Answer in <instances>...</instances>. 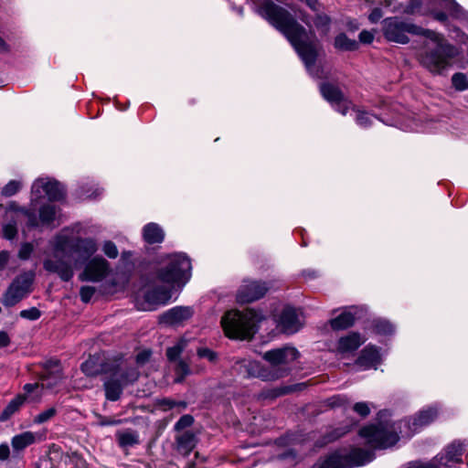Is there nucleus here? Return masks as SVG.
<instances>
[{"mask_svg": "<svg viewBox=\"0 0 468 468\" xmlns=\"http://www.w3.org/2000/svg\"><path fill=\"white\" fill-rule=\"evenodd\" d=\"M259 13L286 37L308 69L314 66L317 58L316 40L310 39L305 28L296 22L289 11L271 1H266L259 7Z\"/></svg>", "mask_w": 468, "mask_h": 468, "instance_id": "f257e3e1", "label": "nucleus"}, {"mask_svg": "<svg viewBox=\"0 0 468 468\" xmlns=\"http://www.w3.org/2000/svg\"><path fill=\"white\" fill-rule=\"evenodd\" d=\"M191 270L190 260L183 253H174L166 257L165 266L157 271V280L167 286L149 290L144 296V310L154 309L155 306L165 304L171 298L170 288L175 283L187 280Z\"/></svg>", "mask_w": 468, "mask_h": 468, "instance_id": "f03ea898", "label": "nucleus"}, {"mask_svg": "<svg viewBox=\"0 0 468 468\" xmlns=\"http://www.w3.org/2000/svg\"><path fill=\"white\" fill-rule=\"evenodd\" d=\"M299 357V352L292 346H283L265 352L262 358L269 363L265 367L257 361H249L245 367L250 377L263 381H273L284 378L291 371V365Z\"/></svg>", "mask_w": 468, "mask_h": 468, "instance_id": "7ed1b4c3", "label": "nucleus"}, {"mask_svg": "<svg viewBox=\"0 0 468 468\" xmlns=\"http://www.w3.org/2000/svg\"><path fill=\"white\" fill-rule=\"evenodd\" d=\"M423 36L429 38L433 46H426L425 50L419 56L420 63L430 72L441 74L452 66L458 50L440 33L427 29Z\"/></svg>", "mask_w": 468, "mask_h": 468, "instance_id": "20e7f679", "label": "nucleus"}, {"mask_svg": "<svg viewBox=\"0 0 468 468\" xmlns=\"http://www.w3.org/2000/svg\"><path fill=\"white\" fill-rule=\"evenodd\" d=\"M395 12L407 15L432 16L440 22H445L448 16L460 18L463 10L454 0H410L407 5H396Z\"/></svg>", "mask_w": 468, "mask_h": 468, "instance_id": "39448f33", "label": "nucleus"}, {"mask_svg": "<svg viewBox=\"0 0 468 468\" xmlns=\"http://www.w3.org/2000/svg\"><path fill=\"white\" fill-rule=\"evenodd\" d=\"M260 319L258 313L252 309L244 312L230 310L222 316L221 326L228 337L247 339L254 334V327Z\"/></svg>", "mask_w": 468, "mask_h": 468, "instance_id": "423d86ee", "label": "nucleus"}, {"mask_svg": "<svg viewBox=\"0 0 468 468\" xmlns=\"http://www.w3.org/2000/svg\"><path fill=\"white\" fill-rule=\"evenodd\" d=\"M109 378L104 382L106 399L116 401L120 399L123 387L133 383L139 377V372L124 361H120L105 369Z\"/></svg>", "mask_w": 468, "mask_h": 468, "instance_id": "0eeeda50", "label": "nucleus"}, {"mask_svg": "<svg viewBox=\"0 0 468 468\" xmlns=\"http://www.w3.org/2000/svg\"><path fill=\"white\" fill-rule=\"evenodd\" d=\"M60 374H56L53 376V381L48 382V378H44L42 379V383H28L24 386V390L26 392L25 395L19 394L16 398H14L3 412L0 415V420L5 421L8 420L13 414H15L20 407L25 403L26 399L28 398L31 401L37 402L40 400L42 397V390L44 388H52L57 385L60 380Z\"/></svg>", "mask_w": 468, "mask_h": 468, "instance_id": "6e6552de", "label": "nucleus"}, {"mask_svg": "<svg viewBox=\"0 0 468 468\" xmlns=\"http://www.w3.org/2000/svg\"><path fill=\"white\" fill-rule=\"evenodd\" d=\"M427 29L399 17H388L383 20L382 31L388 41L399 44H408V35L423 36Z\"/></svg>", "mask_w": 468, "mask_h": 468, "instance_id": "1a4fd4ad", "label": "nucleus"}, {"mask_svg": "<svg viewBox=\"0 0 468 468\" xmlns=\"http://www.w3.org/2000/svg\"><path fill=\"white\" fill-rule=\"evenodd\" d=\"M372 460L370 452L360 448L341 449L328 456L316 468H351L363 465Z\"/></svg>", "mask_w": 468, "mask_h": 468, "instance_id": "9d476101", "label": "nucleus"}, {"mask_svg": "<svg viewBox=\"0 0 468 468\" xmlns=\"http://www.w3.org/2000/svg\"><path fill=\"white\" fill-rule=\"evenodd\" d=\"M97 249V244L92 239H71L66 235H58L54 241L56 252L77 254L82 261L93 255Z\"/></svg>", "mask_w": 468, "mask_h": 468, "instance_id": "9b49d317", "label": "nucleus"}, {"mask_svg": "<svg viewBox=\"0 0 468 468\" xmlns=\"http://www.w3.org/2000/svg\"><path fill=\"white\" fill-rule=\"evenodd\" d=\"M361 437L374 448H387L394 445L399 436L391 427L387 425H367L359 431Z\"/></svg>", "mask_w": 468, "mask_h": 468, "instance_id": "f8f14e48", "label": "nucleus"}, {"mask_svg": "<svg viewBox=\"0 0 468 468\" xmlns=\"http://www.w3.org/2000/svg\"><path fill=\"white\" fill-rule=\"evenodd\" d=\"M33 282V276L25 273L18 276L6 291L3 303L6 306H13L21 301L29 292Z\"/></svg>", "mask_w": 468, "mask_h": 468, "instance_id": "ddd939ff", "label": "nucleus"}, {"mask_svg": "<svg viewBox=\"0 0 468 468\" xmlns=\"http://www.w3.org/2000/svg\"><path fill=\"white\" fill-rule=\"evenodd\" d=\"M266 282L260 281H244L237 292V301L249 303L262 298L268 292Z\"/></svg>", "mask_w": 468, "mask_h": 468, "instance_id": "4468645a", "label": "nucleus"}, {"mask_svg": "<svg viewBox=\"0 0 468 468\" xmlns=\"http://www.w3.org/2000/svg\"><path fill=\"white\" fill-rule=\"evenodd\" d=\"M109 263L101 257L92 259L85 267L84 271L79 275L81 282H100L108 273Z\"/></svg>", "mask_w": 468, "mask_h": 468, "instance_id": "2eb2a0df", "label": "nucleus"}, {"mask_svg": "<svg viewBox=\"0 0 468 468\" xmlns=\"http://www.w3.org/2000/svg\"><path fill=\"white\" fill-rule=\"evenodd\" d=\"M277 326L284 334H294L303 326L302 314L293 308H284L277 321Z\"/></svg>", "mask_w": 468, "mask_h": 468, "instance_id": "dca6fc26", "label": "nucleus"}, {"mask_svg": "<svg viewBox=\"0 0 468 468\" xmlns=\"http://www.w3.org/2000/svg\"><path fill=\"white\" fill-rule=\"evenodd\" d=\"M58 254L61 253L55 251L56 259H47L43 263L44 269L49 272L57 273L61 280L68 282L73 277V268L68 261L58 258Z\"/></svg>", "mask_w": 468, "mask_h": 468, "instance_id": "f3484780", "label": "nucleus"}, {"mask_svg": "<svg viewBox=\"0 0 468 468\" xmlns=\"http://www.w3.org/2000/svg\"><path fill=\"white\" fill-rule=\"evenodd\" d=\"M192 315L193 310L191 307L176 306L164 313L160 317V321L166 325L178 326L189 320Z\"/></svg>", "mask_w": 468, "mask_h": 468, "instance_id": "a211bd4d", "label": "nucleus"}, {"mask_svg": "<svg viewBox=\"0 0 468 468\" xmlns=\"http://www.w3.org/2000/svg\"><path fill=\"white\" fill-rule=\"evenodd\" d=\"M32 192L36 195H40L43 192L49 200H59L64 197L62 186L53 180H37L33 184Z\"/></svg>", "mask_w": 468, "mask_h": 468, "instance_id": "6ab92c4d", "label": "nucleus"}, {"mask_svg": "<svg viewBox=\"0 0 468 468\" xmlns=\"http://www.w3.org/2000/svg\"><path fill=\"white\" fill-rule=\"evenodd\" d=\"M463 450V443L461 441H453L445 449L444 453L440 457V463L445 466L458 463L461 460Z\"/></svg>", "mask_w": 468, "mask_h": 468, "instance_id": "aec40b11", "label": "nucleus"}, {"mask_svg": "<svg viewBox=\"0 0 468 468\" xmlns=\"http://www.w3.org/2000/svg\"><path fill=\"white\" fill-rule=\"evenodd\" d=\"M176 450L179 453L186 456L197 445V439L193 432L185 431L176 436Z\"/></svg>", "mask_w": 468, "mask_h": 468, "instance_id": "412c9836", "label": "nucleus"}, {"mask_svg": "<svg viewBox=\"0 0 468 468\" xmlns=\"http://www.w3.org/2000/svg\"><path fill=\"white\" fill-rule=\"evenodd\" d=\"M366 339L358 333H351L341 337L338 342V349L341 352H349L357 349Z\"/></svg>", "mask_w": 468, "mask_h": 468, "instance_id": "4be33fe9", "label": "nucleus"}, {"mask_svg": "<svg viewBox=\"0 0 468 468\" xmlns=\"http://www.w3.org/2000/svg\"><path fill=\"white\" fill-rule=\"evenodd\" d=\"M143 237L149 244L161 243L165 239V233L157 224L149 223L143 229Z\"/></svg>", "mask_w": 468, "mask_h": 468, "instance_id": "5701e85b", "label": "nucleus"}, {"mask_svg": "<svg viewBox=\"0 0 468 468\" xmlns=\"http://www.w3.org/2000/svg\"><path fill=\"white\" fill-rule=\"evenodd\" d=\"M437 410L432 408L421 410L412 419L410 428L414 432L417 431L420 428L430 424L437 417Z\"/></svg>", "mask_w": 468, "mask_h": 468, "instance_id": "b1692460", "label": "nucleus"}, {"mask_svg": "<svg viewBox=\"0 0 468 468\" xmlns=\"http://www.w3.org/2000/svg\"><path fill=\"white\" fill-rule=\"evenodd\" d=\"M379 360V353L374 346H367L363 349L357 359V364L366 368L375 366Z\"/></svg>", "mask_w": 468, "mask_h": 468, "instance_id": "393cba45", "label": "nucleus"}, {"mask_svg": "<svg viewBox=\"0 0 468 468\" xmlns=\"http://www.w3.org/2000/svg\"><path fill=\"white\" fill-rule=\"evenodd\" d=\"M320 91L323 97L331 103H336L343 101L344 95L341 90L331 83H322Z\"/></svg>", "mask_w": 468, "mask_h": 468, "instance_id": "a878e982", "label": "nucleus"}, {"mask_svg": "<svg viewBox=\"0 0 468 468\" xmlns=\"http://www.w3.org/2000/svg\"><path fill=\"white\" fill-rule=\"evenodd\" d=\"M36 441V436L31 431H25L21 434L16 435L12 439V446L15 450H23L31 445Z\"/></svg>", "mask_w": 468, "mask_h": 468, "instance_id": "bb28decb", "label": "nucleus"}, {"mask_svg": "<svg viewBox=\"0 0 468 468\" xmlns=\"http://www.w3.org/2000/svg\"><path fill=\"white\" fill-rule=\"evenodd\" d=\"M354 322V315L349 312H344L335 319H332L330 324L332 328L335 330H344L352 326Z\"/></svg>", "mask_w": 468, "mask_h": 468, "instance_id": "cd10ccee", "label": "nucleus"}, {"mask_svg": "<svg viewBox=\"0 0 468 468\" xmlns=\"http://www.w3.org/2000/svg\"><path fill=\"white\" fill-rule=\"evenodd\" d=\"M335 47L341 50H356L358 48V43L348 38L345 34H340L335 39Z\"/></svg>", "mask_w": 468, "mask_h": 468, "instance_id": "c85d7f7f", "label": "nucleus"}, {"mask_svg": "<svg viewBox=\"0 0 468 468\" xmlns=\"http://www.w3.org/2000/svg\"><path fill=\"white\" fill-rule=\"evenodd\" d=\"M81 370L87 376H95L99 374L101 368V365L98 363V358L95 356H90L84 363H82Z\"/></svg>", "mask_w": 468, "mask_h": 468, "instance_id": "c756f323", "label": "nucleus"}, {"mask_svg": "<svg viewBox=\"0 0 468 468\" xmlns=\"http://www.w3.org/2000/svg\"><path fill=\"white\" fill-rule=\"evenodd\" d=\"M156 405L165 411L175 408H177L178 411H181L186 408V403L185 401H177L166 398L158 399Z\"/></svg>", "mask_w": 468, "mask_h": 468, "instance_id": "7c9ffc66", "label": "nucleus"}, {"mask_svg": "<svg viewBox=\"0 0 468 468\" xmlns=\"http://www.w3.org/2000/svg\"><path fill=\"white\" fill-rule=\"evenodd\" d=\"M117 439L121 446H132L138 442V435L132 431L118 432Z\"/></svg>", "mask_w": 468, "mask_h": 468, "instance_id": "2f4dec72", "label": "nucleus"}, {"mask_svg": "<svg viewBox=\"0 0 468 468\" xmlns=\"http://www.w3.org/2000/svg\"><path fill=\"white\" fill-rule=\"evenodd\" d=\"M186 346V340H180L177 344H176L174 346H171L167 348L166 350V356L167 358L170 361L176 360L181 353L183 352L184 348Z\"/></svg>", "mask_w": 468, "mask_h": 468, "instance_id": "473e14b6", "label": "nucleus"}, {"mask_svg": "<svg viewBox=\"0 0 468 468\" xmlns=\"http://www.w3.org/2000/svg\"><path fill=\"white\" fill-rule=\"evenodd\" d=\"M56 215V209L54 206H44L40 208L39 217L43 223H50L54 220Z\"/></svg>", "mask_w": 468, "mask_h": 468, "instance_id": "72a5a7b5", "label": "nucleus"}, {"mask_svg": "<svg viewBox=\"0 0 468 468\" xmlns=\"http://www.w3.org/2000/svg\"><path fill=\"white\" fill-rule=\"evenodd\" d=\"M175 372L176 375L175 382L181 383L184 380V378L189 374V367L186 362L180 360L177 362L176 366Z\"/></svg>", "mask_w": 468, "mask_h": 468, "instance_id": "f704fd0d", "label": "nucleus"}, {"mask_svg": "<svg viewBox=\"0 0 468 468\" xmlns=\"http://www.w3.org/2000/svg\"><path fill=\"white\" fill-rule=\"evenodd\" d=\"M356 120L358 125L363 128H367L373 123L375 116L366 112L357 111Z\"/></svg>", "mask_w": 468, "mask_h": 468, "instance_id": "c9c22d12", "label": "nucleus"}, {"mask_svg": "<svg viewBox=\"0 0 468 468\" xmlns=\"http://www.w3.org/2000/svg\"><path fill=\"white\" fill-rule=\"evenodd\" d=\"M21 188V183L17 180H11L2 188V195L4 197H12L16 194Z\"/></svg>", "mask_w": 468, "mask_h": 468, "instance_id": "e433bc0d", "label": "nucleus"}, {"mask_svg": "<svg viewBox=\"0 0 468 468\" xmlns=\"http://www.w3.org/2000/svg\"><path fill=\"white\" fill-rule=\"evenodd\" d=\"M453 87L458 90H464L468 88V80L463 73H455L452 77Z\"/></svg>", "mask_w": 468, "mask_h": 468, "instance_id": "4c0bfd02", "label": "nucleus"}, {"mask_svg": "<svg viewBox=\"0 0 468 468\" xmlns=\"http://www.w3.org/2000/svg\"><path fill=\"white\" fill-rule=\"evenodd\" d=\"M57 414V410L54 407L48 408L44 411L40 412L34 418V422L41 424L51 420Z\"/></svg>", "mask_w": 468, "mask_h": 468, "instance_id": "58836bf2", "label": "nucleus"}, {"mask_svg": "<svg viewBox=\"0 0 468 468\" xmlns=\"http://www.w3.org/2000/svg\"><path fill=\"white\" fill-rule=\"evenodd\" d=\"M194 422V418L191 415H183L175 425V430L182 431L185 428L190 427Z\"/></svg>", "mask_w": 468, "mask_h": 468, "instance_id": "ea45409f", "label": "nucleus"}, {"mask_svg": "<svg viewBox=\"0 0 468 468\" xmlns=\"http://www.w3.org/2000/svg\"><path fill=\"white\" fill-rule=\"evenodd\" d=\"M102 250H103L104 254L111 259L117 258V256L119 254L116 245L112 241H106L103 244Z\"/></svg>", "mask_w": 468, "mask_h": 468, "instance_id": "a19ab883", "label": "nucleus"}, {"mask_svg": "<svg viewBox=\"0 0 468 468\" xmlns=\"http://www.w3.org/2000/svg\"><path fill=\"white\" fill-rule=\"evenodd\" d=\"M95 293V288L92 286H82L80 290V296L83 303H89Z\"/></svg>", "mask_w": 468, "mask_h": 468, "instance_id": "79ce46f5", "label": "nucleus"}, {"mask_svg": "<svg viewBox=\"0 0 468 468\" xmlns=\"http://www.w3.org/2000/svg\"><path fill=\"white\" fill-rule=\"evenodd\" d=\"M40 315H41L40 311L36 307H32V308L23 310L20 312L21 317H23L25 319L32 320V321L38 319L40 317Z\"/></svg>", "mask_w": 468, "mask_h": 468, "instance_id": "37998d69", "label": "nucleus"}, {"mask_svg": "<svg viewBox=\"0 0 468 468\" xmlns=\"http://www.w3.org/2000/svg\"><path fill=\"white\" fill-rule=\"evenodd\" d=\"M374 327L379 334H389L392 332V325L386 321H375Z\"/></svg>", "mask_w": 468, "mask_h": 468, "instance_id": "c03bdc74", "label": "nucleus"}, {"mask_svg": "<svg viewBox=\"0 0 468 468\" xmlns=\"http://www.w3.org/2000/svg\"><path fill=\"white\" fill-rule=\"evenodd\" d=\"M330 18L326 15H317L314 20V25L318 28H322L324 32L328 30Z\"/></svg>", "mask_w": 468, "mask_h": 468, "instance_id": "a18cd8bd", "label": "nucleus"}, {"mask_svg": "<svg viewBox=\"0 0 468 468\" xmlns=\"http://www.w3.org/2000/svg\"><path fill=\"white\" fill-rule=\"evenodd\" d=\"M353 410L361 417H367L370 413V409L366 402H357L354 405Z\"/></svg>", "mask_w": 468, "mask_h": 468, "instance_id": "49530a36", "label": "nucleus"}, {"mask_svg": "<svg viewBox=\"0 0 468 468\" xmlns=\"http://www.w3.org/2000/svg\"><path fill=\"white\" fill-rule=\"evenodd\" d=\"M16 233H17V229H16V225L11 224V223L4 225L3 235L5 239H12L16 237Z\"/></svg>", "mask_w": 468, "mask_h": 468, "instance_id": "de8ad7c7", "label": "nucleus"}, {"mask_svg": "<svg viewBox=\"0 0 468 468\" xmlns=\"http://www.w3.org/2000/svg\"><path fill=\"white\" fill-rule=\"evenodd\" d=\"M288 391H289L288 388H274V389H271V390H268L265 393H263V397L266 399H269V398L273 399V398H277L279 396L284 395Z\"/></svg>", "mask_w": 468, "mask_h": 468, "instance_id": "09e8293b", "label": "nucleus"}, {"mask_svg": "<svg viewBox=\"0 0 468 468\" xmlns=\"http://www.w3.org/2000/svg\"><path fill=\"white\" fill-rule=\"evenodd\" d=\"M33 251V246L30 243H24L18 252L21 260H27Z\"/></svg>", "mask_w": 468, "mask_h": 468, "instance_id": "8fccbe9b", "label": "nucleus"}, {"mask_svg": "<svg viewBox=\"0 0 468 468\" xmlns=\"http://www.w3.org/2000/svg\"><path fill=\"white\" fill-rule=\"evenodd\" d=\"M197 355L200 357L207 358L210 362H214L217 359V354L208 348H199Z\"/></svg>", "mask_w": 468, "mask_h": 468, "instance_id": "3c124183", "label": "nucleus"}, {"mask_svg": "<svg viewBox=\"0 0 468 468\" xmlns=\"http://www.w3.org/2000/svg\"><path fill=\"white\" fill-rule=\"evenodd\" d=\"M335 104L336 111L341 114L346 115L348 110L350 109L352 103L348 100L343 98L342 101L336 102Z\"/></svg>", "mask_w": 468, "mask_h": 468, "instance_id": "603ef678", "label": "nucleus"}, {"mask_svg": "<svg viewBox=\"0 0 468 468\" xmlns=\"http://www.w3.org/2000/svg\"><path fill=\"white\" fill-rule=\"evenodd\" d=\"M359 40L364 44H370L374 39V34L367 30H363L359 34Z\"/></svg>", "mask_w": 468, "mask_h": 468, "instance_id": "864d4df0", "label": "nucleus"}, {"mask_svg": "<svg viewBox=\"0 0 468 468\" xmlns=\"http://www.w3.org/2000/svg\"><path fill=\"white\" fill-rule=\"evenodd\" d=\"M383 16L382 11L380 8H374L368 16V19L371 23H377Z\"/></svg>", "mask_w": 468, "mask_h": 468, "instance_id": "5fc2aeb1", "label": "nucleus"}, {"mask_svg": "<svg viewBox=\"0 0 468 468\" xmlns=\"http://www.w3.org/2000/svg\"><path fill=\"white\" fill-rule=\"evenodd\" d=\"M151 356V351L149 350H143L139 352L136 356V362L138 364H144L149 360Z\"/></svg>", "mask_w": 468, "mask_h": 468, "instance_id": "6e6d98bb", "label": "nucleus"}, {"mask_svg": "<svg viewBox=\"0 0 468 468\" xmlns=\"http://www.w3.org/2000/svg\"><path fill=\"white\" fill-rule=\"evenodd\" d=\"M10 450L7 444H0V460L5 461L8 459Z\"/></svg>", "mask_w": 468, "mask_h": 468, "instance_id": "4d7b16f0", "label": "nucleus"}, {"mask_svg": "<svg viewBox=\"0 0 468 468\" xmlns=\"http://www.w3.org/2000/svg\"><path fill=\"white\" fill-rule=\"evenodd\" d=\"M410 2V0H385V5L386 6H392V11H394L395 6L399 5L400 3H403L404 5H407Z\"/></svg>", "mask_w": 468, "mask_h": 468, "instance_id": "13d9d810", "label": "nucleus"}, {"mask_svg": "<svg viewBox=\"0 0 468 468\" xmlns=\"http://www.w3.org/2000/svg\"><path fill=\"white\" fill-rule=\"evenodd\" d=\"M9 260V253L5 250L0 252V270L4 269Z\"/></svg>", "mask_w": 468, "mask_h": 468, "instance_id": "bf43d9fd", "label": "nucleus"}, {"mask_svg": "<svg viewBox=\"0 0 468 468\" xmlns=\"http://www.w3.org/2000/svg\"><path fill=\"white\" fill-rule=\"evenodd\" d=\"M9 341L8 335L5 332H0V347L8 346Z\"/></svg>", "mask_w": 468, "mask_h": 468, "instance_id": "052dcab7", "label": "nucleus"}, {"mask_svg": "<svg viewBox=\"0 0 468 468\" xmlns=\"http://www.w3.org/2000/svg\"><path fill=\"white\" fill-rule=\"evenodd\" d=\"M119 423H121V420H114V419H105V420H101V425H116Z\"/></svg>", "mask_w": 468, "mask_h": 468, "instance_id": "680f3d73", "label": "nucleus"}, {"mask_svg": "<svg viewBox=\"0 0 468 468\" xmlns=\"http://www.w3.org/2000/svg\"><path fill=\"white\" fill-rule=\"evenodd\" d=\"M0 50L5 52L8 50V47L5 40L0 37Z\"/></svg>", "mask_w": 468, "mask_h": 468, "instance_id": "e2e57ef3", "label": "nucleus"}, {"mask_svg": "<svg viewBox=\"0 0 468 468\" xmlns=\"http://www.w3.org/2000/svg\"><path fill=\"white\" fill-rule=\"evenodd\" d=\"M340 399H340L339 397H334V398H332V399H330V400L332 401V402H331V405H332V406H335V405H338V404H340V402H339V400H340Z\"/></svg>", "mask_w": 468, "mask_h": 468, "instance_id": "0e129e2a", "label": "nucleus"}, {"mask_svg": "<svg viewBox=\"0 0 468 468\" xmlns=\"http://www.w3.org/2000/svg\"><path fill=\"white\" fill-rule=\"evenodd\" d=\"M416 468H437V466L435 464L430 463V464L419 465Z\"/></svg>", "mask_w": 468, "mask_h": 468, "instance_id": "69168bd1", "label": "nucleus"}, {"mask_svg": "<svg viewBox=\"0 0 468 468\" xmlns=\"http://www.w3.org/2000/svg\"><path fill=\"white\" fill-rule=\"evenodd\" d=\"M301 19L303 20V22H304L305 24L309 25V22H308V20L305 17H301Z\"/></svg>", "mask_w": 468, "mask_h": 468, "instance_id": "338daca9", "label": "nucleus"}]
</instances>
